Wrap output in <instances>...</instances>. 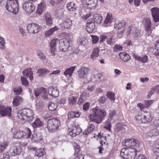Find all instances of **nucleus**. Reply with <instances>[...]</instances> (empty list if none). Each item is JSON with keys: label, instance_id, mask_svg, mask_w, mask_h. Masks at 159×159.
Here are the masks:
<instances>
[{"label": "nucleus", "instance_id": "57", "mask_svg": "<svg viewBox=\"0 0 159 159\" xmlns=\"http://www.w3.org/2000/svg\"><path fill=\"white\" fill-rule=\"evenodd\" d=\"M154 153L156 154V152H159V144L157 143H155L154 145L153 149Z\"/></svg>", "mask_w": 159, "mask_h": 159}, {"label": "nucleus", "instance_id": "36", "mask_svg": "<svg viewBox=\"0 0 159 159\" xmlns=\"http://www.w3.org/2000/svg\"><path fill=\"white\" fill-rule=\"evenodd\" d=\"M45 154V152L43 148L37 149L35 152V155L39 157H43Z\"/></svg>", "mask_w": 159, "mask_h": 159}, {"label": "nucleus", "instance_id": "23", "mask_svg": "<svg viewBox=\"0 0 159 159\" xmlns=\"http://www.w3.org/2000/svg\"><path fill=\"white\" fill-rule=\"evenodd\" d=\"M48 93L52 97L56 98L58 96L59 92L56 88L50 87L48 88Z\"/></svg>", "mask_w": 159, "mask_h": 159}, {"label": "nucleus", "instance_id": "17", "mask_svg": "<svg viewBox=\"0 0 159 159\" xmlns=\"http://www.w3.org/2000/svg\"><path fill=\"white\" fill-rule=\"evenodd\" d=\"M58 42L57 39H54L52 40L50 43V48L52 55L55 56L56 55V47L57 43Z\"/></svg>", "mask_w": 159, "mask_h": 159}, {"label": "nucleus", "instance_id": "44", "mask_svg": "<svg viewBox=\"0 0 159 159\" xmlns=\"http://www.w3.org/2000/svg\"><path fill=\"white\" fill-rule=\"evenodd\" d=\"M48 106L49 110L53 111H55L57 108V105L54 103L51 102L49 104Z\"/></svg>", "mask_w": 159, "mask_h": 159}, {"label": "nucleus", "instance_id": "14", "mask_svg": "<svg viewBox=\"0 0 159 159\" xmlns=\"http://www.w3.org/2000/svg\"><path fill=\"white\" fill-rule=\"evenodd\" d=\"M127 33L128 36L131 34H132L134 38L137 37L139 34V31L137 30V28L132 26H129L127 30Z\"/></svg>", "mask_w": 159, "mask_h": 159}, {"label": "nucleus", "instance_id": "2", "mask_svg": "<svg viewBox=\"0 0 159 159\" xmlns=\"http://www.w3.org/2000/svg\"><path fill=\"white\" fill-rule=\"evenodd\" d=\"M34 112L29 108H25L19 110L17 113L18 117L24 122L30 123L34 119Z\"/></svg>", "mask_w": 159, "mask_h": 159}, {"label": "nucleus", "instance_id": "43", "mask_svg": "<svg viewBox=\"0 0 159 159\" xmlns=\"http://www.w3.org/2000/svg\"><path fill=\"white\" fill-rule=\"evenodd\" d=\"M66 7L69 11H73L75 9V5L74 2H71L67 5Z\"/></svg>", "mask_w": 159, "mask_h": 159}, {"label": "nucleus", "instance_id": "1", "mask_svg": "<svg viewBox=\"0 0 159 159\" xmlns=\"http://www.w3.org/2000/svg\"><path fill=\"white\" fill-rule=\"evenodd\" d=\"M92 114L89 116L90 120L98 124L101 123L102 119L106 116V111L98 106L92 108Z\"/></svg>", "mask_w": 159, "mask_h": 159}, {"label": "nucleus", "instance_id": "45", "mask_svg": "<svg viewBox=\"0 0 159 159\" xmlns=\"http://www.w3.org/2000/svg\"><path fill=\"white\" fill-rule=\"evenodd\" d=\"M129 148H128L127 149H126L125 148H124L121 149L120 152V156L123 158H125L124 155H128V153Z\"/></svg>", "mask_w": 159, "mask_h": 159}, {"label": "nucleus", "instance_id": "26", "mask_svg": "<svg viewBox=\"0 0 159 159\" xmlns=\"http://www.w3.org/2000/svg\"><path fill=\"white\" fill-rule=\"evenodd\" d=\"M133 57L136 60L141 61L143 63H145L148 62V57L146 55H144L143 57H142L138 55L134 54Z\"/></svg>", "mask_w": 159, "mask_h": 159}, {"label": "nucleus", "instance_id": "3", "mask_svg": "<svg viewBox=\"0 0 159 159\" xmlns=\"http://www.w3.org/2000/svg\"><path fill=\"white\" fill-rule=\"evenodd\" d=\"M47 128L50 132H54L57 130L60 125V121L57 118L49 119L47 122Z\"/></svg>", "mask_w": 159, "mask_h": 159}, {"label": "nucleus", "instance_id": "58", "mask_svg": "<svg viewBox=\"0 0 159 159\" xmlns=\"http://www.w3.org/2000/svg\"><path fill=\"white\" fill-rule=\"evenodd\" d=\"M92 39V43L93 44L96 43L99 40V38L98 37L93 35L91 36Z\"/></svg>", "mask_w": 159, "mask_h": 159}, {"label": "nucleus", "instance_id": "16", "mask_svg": "<svg viewBox=\"0 0 159 159\" xmlns=\"http://www.w3.org/2000/svg\"><path fill=\"white\" fill-rule=\"evenodd\" d=\"M89 69L88 68L82 67L77 71L78 76L80 78H85L88 73Z\"/></svg>", "mask_w": 159, "mask_h": 159}, {"label": "nucleus", "instance_id": "28", "mask_svg": "<svg viewBox=\"0 0 159 159\" xmlns=\"http://www.w3.org/2000/svg\"><path fill=\"white\" fill-rule=\"evenodd\" d=\"M26 133L23 131L19 130L15 131L14 132V137L16 139H20L24 137Z\"/></svg>", "mask_w": 159, "mask_h": 159}, {"label": "nucleus", "instance_id": "51", "mask_svg": "<svg viewBox=\"0 0 159 159\" xmlns=\"http://www.w3.org/2000/svg\"><path fill=\"white\" fill-rule=\"evenodd\" d=\"M117 129L119 130H122V132H125L127 129V127L126 126L120 124H118L117 125Z\"/></svg>", "mask_w": 159, "mask_h": 159}, {"label": "nucleus", "instance_id": "6", "mask_svg": "<svg viewBox=\"0 0 159 159\" xmlns=\"http://www.w3.org/2000/svg\"><path fill=\"white\" fill-rule=\"evenodd\" d=\"M34 94L36 97L37 98H40V97L45 99L48 98V93L46 89L44 88H41L35 90L34 91Z\"/></svg>", "mask_w": 159, "mask_h": 159}, {"label": "nucleus", "instance_id": "63", "mask_svg": "<svg viewBox=\"0 0 159 159\" xmlns=\"http://www.w3.org/2000/svg\"><path fill=\"white\" fill-rule=\"evenodd\" d=\"M2 159H10L9 153L7 152L3 153Z\"/></svg>", "mask_w": 159, "mask_h": 159}, {"label": "nucleus", "instance_id": "34", "mask_svg": "<svg viewBox=\"0 0 159 159\" xmlns=\"http://www.w3.org/2000/svg\"><path fill=\"white\" fill-rule=\"evenodd\" d=\"M95 128V126L92 124L89 125L87 128L83 132V134L84 135H87L93 131Z\"/></svg>", "mask_w": 159, "mask_h": 159}, {"label": "nucleus", "instance_id": "13", "mask_svg": "<svg viewBox=\"0 0 159 159\" xmlns=\"http://www.w3.org/2000/svg\"><path fill=\"white\" fill-rule=\"evenodd\" d=\"M81 131L82 129L79 126H73L72 129H68L69 134L72 137H75L77 135L79 134Z\"/></svg>", "mask_w": 159, "mask_h": 159}, {"label": "nucleus", "instance_id": "53", "mask_svg": "<svg viewBox=\"0 0 159 159\" xmlns=\"http://www.w3.org/2000/svg\"><path fill=\"white\" fill-rule=\"evenodd\" d=\"M8 143L7 142L2 143L0 144V152H2L7 146Z\"/></svg>", "mask_w": 159, "mask_h": 159}, {"label": "nucleus", "instance_id": "7", "mask_svg": "<svg viewBox=\"0 0 159 159\" xmlns=\"http://www.w3.org/2000/svg\"><path fill=\"white\" fill-rule=\"evenodd\" d=\"M82 4L84 7L92 9L97 5V0H81Z\"/></svg>", "mask_w": 159, "mask_h": 159}, {"label": "nucleus", "instance_id": "32", "mask_svg": "<svg viewBox=\"0 0 159 159\" xmlns=\"http://www.w3.org/2000/svg\"><path fill=\"white\" fill-rule=\"evenodd\" d=\"M93 21L96 22L97 23L100 24L102 21V17L100 14H96L93 16Z\"/></svg>", "mask_w": 159, "mask_h": 159}, {"label": "nucleus", "instance_id": "56", "mask_svg": "<svg viewBox=\"0 0 159 159\" xmlns=\"http://www.w3.org/2000/svg\"><path fill=\"white\" fill-rule=\"evenodd\" d=\"M87 40L85 38L83 37L80 39L79 41L78 42V43H79V44L80 45H84L87 44Z\"/></svg>", "mask_w": 159, "mask_h": 159}, {"label": "nucleus", "instance_id": "41", "mask_svg": "<svg viewBox=\"0 0 159 159\" xmlns=\"http://www.w3.org/2000/svg\"><path fill=\"white\" fill-rule=\"evenodd\" d=\"M152 102V101L147 100L145 102L144 105L141 103H139L138 104V106L140 107L141 109L144 107L148 108L150 106Z\"/></svg>", "mask_w": 159, "mask_h": 159}, {"label": "nucleus", "instance_id": "64", "mask_svg": "<svg viewBox=\"0 0 159 159\" xmlns=\"http://www.w3.org/2000/svg\"><path fill=\"white\" fill-rule=\"evenodd\" d=\"M107 98L105 97L102 96L98 100L99 102L103 104L106 101Z\"/></svg>", "mask_w": 159, "mask_h": 159}, {"label": "nucleus", "instance_id": "5", "mask_svg": "<svg viewBox=\"0 0 159 159\" xmlns=\"http://www.w3.org/2000/svg\"><path fill=\"white\" fill-rule=\"evenodd\" d=\"M59 48L60 50L65 52L72 45V40L69 38H64L59 41Z\"/></svg>", "mask_w": 159, "mask_h": 159}, {"label": "nucleus", "instance_id": "24", "mask_svg": "<svg viewBox=\"0 0 159 159\" xmlns=\"http://www.w3.org/2000/svg\"><path fill=\"white\" fill-rule=\"evenodd\" d=\"M42 138L41 133H38L35 131L34 134L32 135L31 140L32 142H38L41 140Z\"/></svg>", "mask_w": 159, "mask_h": 159}, {"label": "nucleus", "instance_id": "47", "mask_svg": "<svg viewBox=\"0 0 159 159\" xmlns=\"http://www.w3.org/2000/svg\"><path fill=\"white\" fill-rule=\"evenodd\" d=\"M158 134V131L156 128H154L150 130L148 134V135L150 136H156Z\"/></svg>", "mask_w": 159, "mask_h": 159}, {"label": "nucleus", "instance_id": "54", "mask_svg": "<svg viewBox=\"0 0 159 159\" xmlns=\"http://www.w3.org/2000/svg\"><path fill=\"white\" fill-rule=\"evenodd\" d=\"M113 49L115 52H119L123 50V47L119 45H116L114 46Z\"/></svg>", "mask_w": 159, "mask_h": 159}, {"label": "nucleus", "instance_id": "55", "mask_svg": "<svg viewBox=\"0 0 159 159\" xmlns=\"http://www.w3.org/2000/svg\"><path fill=\"white\" fill-rule=\"evenodd\" d=\"M13 91L16 94H20L21 93L22 90L20 87H18L14 88Z\"/></svg>", "mask_w": 159, "mask_h": 159}, {"label": "nucleus", "instance_id": "33", "mask_svg": "<svg viewBox=\"0 0 159 159\" xmlns=\"http://www.w3.org/2000/svg\"><path fill=\"white\" fill-rule=\"evenodd\" d=\"M119 55L120 58L125 62H127L131 58L130 57L128 54L125 52H120Z\"/></svg>", "mask_w": 159, "mask_h": 159}, {"label": "nucleus", "instance_id": "61", "mask_svg": "<svg viewBox=\"0 0 159 159\" xmlns=\"http://www.w3.org/2000/svg\"><path fill=\"white\" fill-rule=\"evenodd\" d=\"M57 14V16L58 18H61L63 16V13L61 10H59Z\"/></svg>", "mask_w": 159, "mask_h": 159}, {"label": "nucleus", "instance_id": "38", "mask_svg": "<svg viewBox=\"0 0 159 159\" xmlns=\"http://www.w3.org/2000/svg\"><path fill=\"white\" fill-rule=\"evenodd\" d=\"M50 72V71L47 69H40L38 70L37 73L38 74L39 76H42L49 73Z\"/></svg>", "mask_w": 159, "mask_h": 159}, {"label": "nucleus", "instance_id": "12", "mask_svg": "<svg viewBox=\"0 0 159 159\" xmlns=\"http://www.w3.org/2000/svg\"><path fill=\"white\" fill-rule=\"evenodd\" d=\"M11 108L10 107H5L0 105V115L2 116H4L7 115L10 116L11 115Z\"/></svg>", "mask_w": 159, "mask_h": 159}, {"label": "nucleus", "instance_id": "50", "mask_svg": "<svg viewBox=\"0 0 159 159\" xmlns=\"http://www.w3.org/2000/svg\"><path fill=\"white\" fill-rule=\"evenodd\" d=\"M5 42L4 39L0 37V48L2 49L5 48Z\"/></svg>", "mask_w": 159, "mask_h": 159}, {"label": "nucleus", "instance_id": "49", "mask_svg": "<svg viewBox=\"0 0 159 159\" xmlns=\"http://www.w3.org/2000/svg\"><path fill=\"white\" fill-rule=\"evenodd\" d=\"M106 96L111 101L114 102L115 101V94L111 92L110 91L107 92L106 94Z\"/></svg>", "mask_w": 159, "mask_h": 159}, {"label": "nucleus", "instance_id": "8", "mask_svg": "<svg viewBox=\"0 0 159 159\" xmlns=\"http://www.w3.org/2000/svg\"><path fill=\"white\" fill-rule=\"evenodd\" d=\"M125 144L128 148H131L134 146L135 147H138L139 146V142L135 139H125Z\"/></svg>", "mask_w": 159, "mask_h": 159}, {"label": "nucleus", "instance_id": "4", "mask_svg": "<svg viewBox=\"0 0 159 159\" xmlns=\"http://www.w3.org/2000/svg\"><path fill=\"white\" fill-rule=\"evenodd\" d=\"M7 10L13 14H16L18 11L17 0H8L5 5Z\"/></svg>", "mask_w": 159, "mask_h": 159}, {"label": "nucleus", "instance_id": "42", "mask_svg": "<svg viewBox=\"0 0 159 159\" xmlns=\"http://www.w3.org/2000/svg\"><path fill=\"white\" fill-rule=\"evenodd\" d=\"M112 20L113 18L112 14L110 13H108L105 20L104 23L105 24L110 23L112 22Z\"/></svg>", "mask_w": 159, "mask_h": 159}, {"label": "nucleus", "instance_id": "40", "mask_svg": "<svg viewBox=\"0 0 159 159\" xmlns=\"http://www.w3.org/2000/svg\"><path fill=\"white\" fill-rule=\"evenodd\" d=\"M87 94L86 92H83V93L80 95V97L77 102V104L79 105H81L82 103L85 101L86 98L85 95Z\"/></svg>", "mask_w": 159, "mask_h": 159}, {"label": "nucleus", "instance_id": "10", "mask_svg": "<svg viewBox=\"0 0 159 159\" xmlns=\"http://www.w3.org/2000/svg\"><path fill=\"white\" fill-rule=\"evenodd\" d=\"M100 39V43L106 40L107 43L111 46L115 42V39H113V36L111 35H102Z\"/></svg>", "mask_w": 159, "mask_h": 159}, {"label": "nucleus", "instance_id": "21", "mask_svg": "<svg viewBox=\"0 0 159 159\" xmlns=\"http://www.w3.org/2000/svg\"><path fill=\"white\" fill-rule=\"evenodd\" d=\"M44 22L46 25L51 27L53 24V19L50 15L48 13L45 14L44 15Z\"/></svg>", "mask_w": 159, "mask_h": 159}, {"label": "nucleus", "instance_id": "27", "mask_svg": "<svg viewBox=\"0 0 159 159\" xmlns=\"http://www.w3.org/2000/svg\"><path fill=\"white\" fill-rule=\"evenodd\" d=\"M81 113L79 111H70L69 112L68 114V117L69 119H71L74 118H78L80 117Z\"/></svg>", "mask_w": 159, "mask_h": 159}, {"label": "nucleus", "instance_id": "59", "mask_svg": "<svg viewBox=\"0 0 159 159\" xmlns=\"http://www.w3.org/2000/svg\"><path fill=\"white\" fill-rule=\"evenodd\" d=\"M21 80L23 85H26L28 84V82L25 77H21Z\"/></svg>", "mask_w": 159, "mask_h": 159}, {"label": "nucleus", "instance_id": "20", "mask_svg": "<svg viewBox=\"0 0 159 159\" xmlns=\"http://www.w3.org/2000/svg\"><path fill=\"white\" fill-rule=\"evenodd\" d=\"M136 155V150L134 148H129L128 153L127 155H124L126 159H134Z\"/></svg>", "mask_w": 159, "mask_h": 159}, {"label": "nucleus", "instance_id": "46", "mask_svg": "<svg viewBox=\"0 0 159 159\" xmlns=\"http://www.w3.org/2000/svg\"><path fill=\"white\" fill-rule=\"evenodd\" d=\"M34 23L29 24L27 26V29L28 32L30 33H34Z\"/></svg>", "mask_w": 159, "mask_h": 159}, {"label": "nucleus", "instance_id": "39", "mask_svg": "<svg viewBox=\"0 0 159 159\" xmlns=\"http://www.w3.org/2000/svg\"><path fill=\"white\" fill-rule=\"evenodd\" d=\"M145 30L147 31L151 30V22L149 18H147L145 20Z\"/></svg>", "mask_w": 159, "mask_h": 159}, {"label": "nucleus", "instance_id": "15", "mask_svg": "<svg viewBox=\"0 0 159 159\" xmlns=\"http://www.w3.org/2000/svg\"><path fill=\"white\" fill-rule=\"evenodd\" d=\"M22 149L20 146H14L10 149L11 155L15 156L20 154L21 152Z\"/></svg>", "mask_w": 159, "mask_h": 159}, {"label": "nucleus", "instance_id": "18", "mask_svg": "<svg viewBox=\"0 0 159 159\" xmlns=\"http://www.w3.org/2000/svg\"><path fill=\"white\" fill-rule=\"evenodd\" d=\"M152 15L154 21L157 22L159 21V9L156 7L152 8L151 10Z\"/></svg>", "mask_w": 159, "mask_h": 159}, {"label": "nucleus", "instance_id": "29", "mask_svg": "<svg viewBox=\"0 0 159 159\" xmlns=\"http://www.w3.org/2000/svg\"><path fill=\"white\" fill-rule=\"evenodd\" d=\"M23 101L22 98L20 96H15L13 100V104L14 107H17Z\"/></svg>", "mask_w": 159, "mask_h": 159}, {"label": "nucleus", "instance_id": "60", "mask_svg": "<svg viewBox=\"0 0 159 159\" xmlns=\"http://www.w3.org/2000/svg\"><path fill=\"white\" fill-rule=\"evenodd\" d=\"M69 102L71 104H74L76 102V98L75 97L72 96L69 98Z\"/></svg>", "mask_w": 159, "mask_h": 159}, {"label": "nucleus", "instance_id": "37", "mask_svg": "<svg viewBox=\"0 0 159 159\" xmlns=\"http://www.w3.org/2000/svg\"><path fill=\"white\" fill-rule=\"evenodd\" d=\"M99 50L98 48L96 47L93 50L91 58L92 59L94 60L96 58L98 57L99 55Z\"/></svg>", "mask_w": 159, "mask_h": 159}, {"label": "nucleus", "instance_id": "62", "mask_svg": "<svg viewBox=\"0 0 159 159\" xmlns=\"http://www.w3.org/2000/svg\"><path fill=\"white\" fill-rule=\"evenodd\" d=\"M90 106V104L89 102H86L83 106V109L84 111L88 110Z\"/></svg>", "mask_w": 159, "mask_h": 159}, {"label": "nucleus", "instance_id": "22", "mask_svg": "<svg viewBox=\"0 0 159 159\" xmlns=\"http://www.w3.org/2000/svg\"><path fill=\"white\" fill-rule=\"evenodd\" d=\"M142 116L143 117L142 122L145 123L149 122L152 120L151 113L149 112H145L142 113Z\"/></svg>", "mask_w": 159, "mask_h": 159}, {"label": "nucleus", "instance_id": "52", "mask_svg": "<svg viewBox=\"0 0 159 159\" xmlns=\"http://www.w3.org/2000/svg\"><path fill=\"white\" fill-rule=\"evenodd\" d=\"M125 25V22H120L118 24H115V26L116 28L118 30L122 28H123Z\"/></svg>", "mask_w": 159, "mask_h": 159}, {"label": "nucleus", "instance_id": "25", "mask_svg": "<svg viewBox=\"0 0 159 159\" xmlns=\"http://www.w3.org/2000/svg\"><path fill=\"white\" fill-rule=\"evenodd\" d=\"M23 74L26 77H29L30 80H32L33 79V71L31 68L25 70L23 71Z\"/></svg>", "mask_w": 159, "mask_h": 159}, {"label": "nucleus", "instance_id": "11", "mask_svg": "<svg viewBox=\"0 0 159 159\" xmlns=\"http://www.w3.org/2000/svg\"><path fill=\"white\" fill-rule=\"evenodd\" d=\"M22 6L23 9L29 13L33 12L35 8L34 4L30 2H25Z\"/></svg>", "mask_w": 159, "mask_h": 159}, {"label": "nucleus", "instance_id": "19", "mask_svg": "<svg viewBox=\"0 0 159 159\" xmlns=\"http://www.w3.org/2000/svg\"><path fill=\"white\" fill-rule=\"evenodd\" d=\"M95 23L92 20L89 19L86 24V30L89 33H92L95 28Z\"/></svg>", "mask_w": 159, "mask_h": 159}, {"label": "nucleus", "instance_id": "30", "mask_svg": "<svg viewBox=\"0 0 159 159\" xmlns=\"http://www.w3.org/2000/svg\"><path fill=\"white\" fill-rule=\"evenodd\" d=\"M75 67V66H72L67 69L64 72V74L67 77H70L72 76Z\"/></svg>", "mask_w": 159, "mask_h": 159}, {"label": "nucleus", "instance_id": "9", "mask_svg": "<svg viewBox=\"0 0 159 159\" xmlns=\"http://www.w3.org/2000/svg\"><path fill=\"white\" fill-rule=\"evenodd\" d=\"M72 25V21L68 18L63 19L62 21L59 24V29L64 30L65 29H68L70 28Z\"/></svg>", "mask_w": 159, "mask_h": 159}, {"label": "nucleus", "instance_id": "35", "mask_svg": "<svg viewBox=\"0 0 159 159\" xmlns=\"http://www.w3.org/2000/svg\"><path fill=\"white\" fill-rule=\"evenodd\" d=\"M59 29L58 27L57 26H55L53 28H51L46 31L45 34V35L46 37H48L50 35H51L54 33V32L58 30Z\"/></svg>", "mask_w": 159, "mask_h": 159}, {"label": "nucleus", "instance_id": "31", "mask_svg": "<svg viewBox=\"0 0 159 159\" xmlns=\"http://www.w3.org/2000/svg\"><path fill=\"white\" fill-rule=\"evenodd\" d=\"M43 125L42 122L39 118L36 119L35 121L32 124V126L34 129L40 128Z\"/></svg>", "mask_w": 159, "mask_h": 159}, {"label": "nucleus", "instance_id": "48", "mask_svg": "<svg viewBox=\"0 0 159 159\" xmlns=\"http://www.w3.org/2000/svg\"><path fill=\"white\" fill-rule=\"evenodd\" d=\"M33 28L34 30V33H33L34 34L37 33L39 31H40L42 29V27L41 26L36 24L35 23H34Z\"/></svg>", "mask_w": 159, "mask_h": 159}]
</instances>
